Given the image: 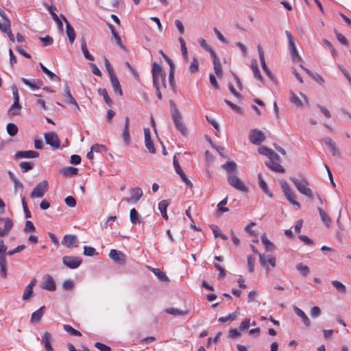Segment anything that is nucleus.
Segmentation results:
<instances>
[{
    "label": "nucleus",
    "instance_id": "1",
    "mask_svg": "<svg viewBox=\"0 0 351 351\" xmlns=\"http://www.w3.org/2000/svg\"><path fill=\"white\" fill-rule=\"evenodd\" d=\"M171 117L176 129L183 135L186 136L188 134L187 128L182 121V116L180 110L178 109L176 104L173 101H170Z\"/></svg>",
    "mask_w": 351,
    "mask_h": 351
},
{
    "label": "nucleus",
    "instance_id": "2",
    "mask_svg": "<svg viewBox=\"0 0 351 351\" xmlns=\"http://www.w3.org/2000/svg\"><path fill=\"white\" fill-rule=\"evenodd\" d=\"M152 77L154 86H159L160 85L166 88V73L163 69L156 62L152 63Z\"/></svg>",
    "mask_w": 351,
    "mask_h": 351
},
{
    "label": "nucleus",
    "instance_id": "3",
    "mask_svg": "<svg viewBox=\"0 0 351 351\" xmlns=\"http://www.w3.org/2000/svg\"><path fill=\"white\" fill-rule=\"evenodd\" d=\"M290 180L300 193L307 196L311 199H313V192L311 189L308 187V182L305 178L299 180L295 177H291Z\"/></svg>",
    "mask_w": 351,
    "mask_h": 351
},
{
    "label": "nucleus",
    "instance_id": "4",
    "mask_svg": "<svg viewBox=\"0 0 351 351\" xmlns=\"http://www.w3.org/2000/svg\"><path fill=\"white\" fill-rule=\"evenodd\" d=\"M282 191L287 199V200L293 205L297 206L299 208H300V204L295 200L296 195L293 190L290 188L288 183L285 181L280 182Z\"/></svg>",
    "mask_w": 351,
    "mask_h": 351
},
{
    "label": "nucleus",
    "instance_id": "5",
    "mask_svg": "<svg viewBox=\"0 0 351 351\" xmlns=\"http://www.w3.org/2000/svg\"><path fill=\"white\" fill-rule=\"evenodd\" d=\"M7 246L4 245L3 241L0 239V272L1 276L5 278L7 277V261L5 258V252Z\"/></svg>",
    "mask_w": 351,
    "mask_h": 351
},
{
    "label": "nucleus",
    "instance_id": "6",
    "mask_svg": "<svg viewBox=\"0 0 351 351\" xmlns=\"http://www.w3.org/2000/svg\"><path fill=\"white\" fill-rule=\"evenodd\" d=\"M48 189V182L47 180H44L38 183L32 190L30 193V197L32 199L40 198L44 196Z\"/></svg>",
    "mask_w": 351,
    "mask_h": 351
},
{
    "label": "nucleus",
    "instance_id": "7",
    "mask_svg": "<svg viewBox=\"0 0 351 351\" xmlns=\"http://www.w3.org/2000/svg\"><path fill=\"white\" fill-rule=\"evenodd\" d=\"M228 182L230 186L240 191H247V188L244 183L235 174L228 176Z\"/></svg>",
    "mask_w": 351,
    "mask_h": 351
},
{
    "label": "nucleus",
    "instance_id": "8",
    "mask_svg": "<svg viewBox=\"0 0 351 351\" xmlns=\"http://www.w3.org/2000/svg\"><path fill=\"white\" fill-rule=\"evenodd\" d=\"M249 139L254 145H259L265 139L264 133L257 129H252L250 131Z\"/></svg>",
    "mask_w": 351,
    "mask_h": 351
},
{
    "label": "nucleus",
    "instance_id": "9",
    "mask_svg": "<svg viewBox=\"0 0 351 351\" xmlns=\"http://www.w3.org/2000/svg\"><path fill=\"white\" fill-rule=\"evenodd\" d=\"M62 263L70 269H76L82 264V259L77 256H64L62 258Z\"/></svg>",
    "mask_w": 351,
    "mask_h": 351
},
{
    "label": "nucleus",
    "instance_id": "10",
    "mask_svg": "<svg viewBox=\"0 0 351 351\" xmlns=\"http://www.w3.org/2000/svg\"><path fill=\"white\" fill-rule=\"evenodd\" d=\"M130 197L125 198V201L129 204H135L142 197L143 193L141 188L135 187L129 191Z\"/></svg>",
    "mask_w": 351,
    "mask_h": 351
},
{
    "label": "nucleus",
    "instance_id": "11",
    "mask_svg": "<svg viewBox=\"0 0 351 351\" xmlns=\"http://www.w3.org/2000/svg\"><path fill=\"white\" fill-rule=\"evenodd\" d=\"M45 143L49 145L53 149H58L60 147V140L58 135L53 132L45 133L44 135Z\"/></svg>",
    "mask_w": 351,
    "mask_h": 351
},
{
    "label": "nucleus",
    "instance_id": "12",
    "mask_svg": "<svg viewBox=\"0 0 351 351\" xmlns=\"http://www.w3.org/2000/svg\"><path fill=\"white\" fill-rule=\"evenodd\" d=\"M109 257L115 263L123 265L126 262V256L121 251L117 250H111L109 253Z\"/></svg>",
    "mask_w": 351,
    "mask_h": 351
},
{
    "label": "nucleus",
    "instance_id": "13",
    "mask_svg": "<svg viewBox=\"0 0 351 351\" xmlns=\"http://www.w3.org/2000/svg\"><path fill=\"white\" fill-rule=\"evenodd\" d=\"M257 48H258V56H259V59L261 61V66H262L263 71H265V73H266V75L269 77V79L273 81L274 80V76L273 75L271 71L269 70V69L267 67V66L266 64L265 56H264V51L260 45H258Z\"/></svg>",
    "mask_w": 351,
    "mask_h": 351
},
{
    "label": "nucleus",
    "instance_id": "14",
    "mask_svg": "<svg viewBox=\"0 0 351 351\" xmlns=\"http://www.w3.org/2000/svg\"><path fill=\"white\" fill-rule=\"evenodd\" d=\"M280 157L278 155L277 160L272 158L269 159L268 161L265 162L266 166L270 169L271 170L277 172V173H284L285 171V169L282 165L279 164Z\"/></svg>",
    "mask_w": 351,
    "mask_h": 351
},
{
    "label": "nucleus",
    "instance_id": "15",
    "mask_svg": "<svg viewBox=\"0 0 351 351\" xmlns=\"http://www.w3.org/2000/svg\"><path fill=\"white\" fill-rule=\"evenodd\" d=\"M1 222H4L3 228L0 227V237H3L10 232L13 227L14 223L12 220L8 217L3 218L0 217V223Z\"/></svg>",
    "mask_w": 351,
    "mask_h": 351
},
{
    "label": "nucleus",
    "instance_id": "16",
    "mask_svg": "<svg viewBox=\"0 0 351 351\" xmlns=\"http://www.w3.org/2000/svg\"><path fill=\"white\" fill-rule=\"evenodd\" d=\"M144 134H145V143L146 148L151 154L156 153V149L154 147V145L153 141L151 138V133L149 128H144Z\"/></svg>",
    "mask_w": 351,
    "mask_h": 351
},
{
    "label": "nucleus",
    "instance_id": "17",
    "mask_svg": "<svg viewBox=\"0 0 351 351\" xmlns=\"http://www.w3.org/2000/svg\"><path fill=\"white\" fill-rule=\"evenodd\" d=\"M39 156V153L36 151H19L17 152L14 157L16 159H20V158H36Z\"/></svg>",
    "mask_w": 351,
    "mask_h": 351
},
{
    "label": "nucleus",
    "instance_id": "18",
    "mask_svg": "<svg viewBox=\"0 0 351 351\" xmlns=\"http://www.w3.org/2000/svg\"><path fill=\"white\" fill-rule=\"evenodd\" d=\"M60 17L62 19V20L64 21V23L66 24V32L67 36L69 39V41L71 43H73L75 38V33L74 29L71 25L70 23L69 22V21L66 19V18L65 17V16L64 14H61Z\"/></svg>",
    "mask_w": 351,
    "mask_h": 351
},
{
    "label": "nucleus",
    "instance_id": "19",
    "mask_svg": "<svg viewBox=\"0 0 351 351\" xmlns=\"http://www.w3.org/2000/svg\"><path fill=\"white\" fill-rule=\"evenodd\" d=\"M130 128V118L126 117L125 118V123L123 130L122 133V138L125 145H128L130 143V136L129 132Z\"/></svg>",
    "mask_w": 351,
    "mask_h": 351
},
{
    "label": "nucleus",
    "instance_id": "20",
    "mask_svg": "<svg viewBox=\"0 0 351 351\" xmlns=\"http://www.w3.org/2000/svg\"><path fill=\"white\" fill-rule=\"evenodd\" d=\"M328 147L331 154L334 156H340V153L336 147V144L332 138L329 137L324 138L322 140Z\"/></svg>",
    "mask_w": 351,
    "mask_h": 351
},
{
    "label": "nucleus",
    "instance_id": "21",
    "mask_svg": "<svg viewBox=\"0 0 351 351\" xmlns=\"http://www.w3.org/2000/svg\"><path fill=\"white\" fill-rule=\"evenodd\" d=\"M77 239L76 236L73 234H66L62 241V244L66 247H77Z\"/></svg>",
    "mask_w": 351,
    "mask_h": 351
},
{
    "label": "nucleus",
    "instance_id": "22",
    "mask_svg": "<svg viewBox=\"0 0 351 351\" xmlns=\"http://www.w3.org/2000/svg\"><path fill=\"white\" fill-rule=\"evenodd\" d=\"M258 152L260 154L268 157L269 159L274 158L277 160L278 154L274 152L272 149L265 147L261 146L258 149Z\"/></svg>",
    "mask_w": 351,
    "mask_h": 351
},
{
    "label": "nucleus",
    "instance_id": "23",
    "mask_svg": "<svg viewBox=\"0 0 351 351\" xmlns=\"http://www.w3.org/2000/svg\"><path fill=\"white\" fill-rule=\"evenodd\" d=\"M211 58L213 59V64H214V70L216 75L221 77L222 76L223 71L221 69V65L220 60H219L216 53H213Z\"/></svg>",
    "mask_w": 351,
    "mask_h": 351
},
{
    "label": "nucleus",
    "instance_id": "24",
    "mask_svg": "<svg viewBox=\"0 0 351 351\" xmlns=\"http://www.w3.org/2000/svg\"><path fill=\"white\" fill-rule=\"evenodd\" d=\"M51 339L52 336L49 332H45L42 337L41 342L44 345L46 351H54L51 344Z\"/></svg>",
    "mask_w": 351,
    "mask_h": 351
},
{
    "label": "nucleus",
    "instance_id": "25",
    "mask_svg": "<svg viewBox=\"0 0 351 351\" xmlns=\"http://www.w3.org/2000/svg\"><path fill=\"white\" fill-rule=\"evenodd\" d=\"M42 288L46 289L49 291H53L56 289V283L53 279V278L47 274L46 275V280L43 282Z\"/></svg>",
    "mask_w": 351,
    "mask_h": 351
},
{
    "label": "nucleus",
    "instance_id": "26",
    "mask_svg": "<svg viewBox=\"0 0 351 351\" xmlns=\"http://www.w3.org/2000/svg\"><path fill=\"white\" fill-rule=\"evenodd\" d=\"M47 9L49 11L51 15L52 16L53 19L56 23L58 29L60 31L63 30V24L62 21L59 19L58 16L55 13V10H56V8L53 5H51L47 6Z\"/></svg>",
    "mask_w": 351,
    "mask_h": 351
},
{
    "label": "nucleus",
    "instance_id": "27",
    "mask_svg": "<svg viewBox=\"0 0 351 351\" xmlns=\"http://www.w3.org/2000/svg\"><path fill=\"white\" fill-rule=\"evenodd\" d=\"M110 82H111L112 86L114 93H116L120 96H122L123 92L121 90V84H120L119 81L118 80L117 77H116V75H112V76L110 77Z\"/></svg>",
    "mask_w": 351,
    "mask_h": 351
},
{
    "label": "nucleus",
    "instance_id": "28",
    "mask_svg": "<svg viewBox=\"0 0 351 351\" xmlns=\"http://www.w3.org/2000/svg\"><path fill=\"white\" fill-rule=\"evenodd\" d=\"M222 168L226 170L228 176L234 175L237 170V164L234 161H229L222 165Z\"/></svg>",
    "mask_w": 351,
    "mask_h": 351
},
{
    "label": "nucleus",
    "instance_id": "29",
    "mask_svg": "<svg viewBox=\"0 0 351 351\" xmlns=\"http://www.w3.org/2000/svg\"><path fill=\"white\" fill-rule=\"evenodd\" d=\"M293 311L295 313L302 319V322L306 326H309L311 325V320L302 310L297 306H294Z\"/></svg>",
    "mask_w": 351,
    "mask_h": 351
},
{
    "label": "nucleus",
    "instance_id": "30",
    "mask_svg": "<svg viewBox=\"0 0 351 351\" xmlns=\"http://www.w3.org/2000/svg\"><path fill=\"white\" fill-rule=\"evenodd\" d=\"M44 309H45V306H43L39 309H38L37 311H36L35 312H34L32 314V316H31V323L32 324H37L38 322H40V320L41 319V318L44 314Z\"/></svg>",
    "mask_w": 351,
    "mask_h": 351
},
{
    "label": "nucleus",
    "instance_id": "31",
    "mask_svg": "<svg viewBox=\"0 0 351 351\" xmlns=\"http://www.w3.org/2000/svg\"><path fill=\"white\" fill-rule=\"evenodd\" d=\"M21 81L25 85L28 86L32 90H38L40 88V84H42L40 80H35L33 82L25 78L21 77Z\"/></svg>",
    "mask_w": 351,
    "mask_h": 351
},
{
    "label": "nucleus",
    "instance_id": "32",
    "mask_svg": "<svg viewBox=\"0 0 351 351\" xmlns=\"http://www.w3.org/2000/svg\"><path fill=\"white\" fill-rule=\"evenodd\" d=\"M60 173L66 177H72L78 173V169L73 167H66L60 169Z\"/></svg>",
    "mask_w": 351,
    "mask_h": 351
},
{
    "label": "nucleus",
    "instance_id": "33",
    "mask_svg": "<svg viewBox=\"0 0 351 351\" xmlns=\"http://www.w3.org/2000/svg\"><path fill=\"white\" fill-rule=\"evenodd\" d=\"M258 181H259V186L261 187V189L264 191V193L269 197H273V195L272 193L269 191L268 187H267V185L266 184V182L264 181L263 178V176H262V173H258Z\"/></svg>",
    "mask_w": 351,
    "mask_h": 351
},
{
    "label": "nucleus",
    "instance_id": "34",
    "mask_svg": "<svg viewBox=\"0 0 351 351\" xmlns=\"http://www.w3.org/2000/svg\"><path fill=\"white\" fill-rule=\"evenodd\" d=\"M169 205V200L168 199H164L158 204V209L160 210L162 217L165 218V219H168V216L167 214V208Z\"/></svg>",
    "mask_w": 351,
    "mask_h": 351
},
{
    "label": "nucleus",
    "instance_id": "35",
    "mask_svg": "<svg viewBox=\"0 0 351 351\" xmlns=\"http://www.w3.org/2000/svg\"><path fill=\"white\" fill-rule=\"evenodd\" d=\"M165 312L168 314L178 316V315H187L189 313V310H179L175 308H169L165 310Z\"/></svg>",
    "mask_w": 351,
    "mask_h": 351
},
{
    "label": "nucleus",
    "instance_id": "36",
    "mask_svg": "<svg viewBox=\"0 0 351 351\" xmlns=\"http://www.w3.org/2000/svg\"><path fill=\"white\" fill-rule=\"evenodd\" d=\"M41 70L48 75L49 79L52 81H60V78L56 75L55 73H53L52 71L49 70L46 66H45L42 63L39 64Z\"/></svg>",
    "mask_w": 351,
    "mask_h": 351
},
{
    "label": "nucleus",
    "instance_id": "37",
    "mask_svg": "<svg viewBox=\"0 0 351 351\" xmlns=\"http://www.w3.org/2000/svg\"><path fill=\"white\" fill-rule=\"evenodd\" d=\"M81 49L83 52L84 57L90 61H93L95 60L94 57L90 54L88 51L86 40L83 38L81 41Z\"/></svg>",
    "mask_w": 351,
    "mask_h": 351
},
{
    "label": "nucleus",
    "instance_id": "38",
    "mask_svg": "<svg viewBox=\"0 0 351 351\" xmlns=\"http://www.w3.org/2000/svg\"><path fill=\"white\" fill-rule=\"evenodd\" d=\"M251 67H252L254 77L261 82H263V77L262 75L261 74V72L258 69L256 60L252 61Z\"/></svg>",
    "mask_w": 351,
    "mask_h": 351
},
{
    "label": "nucleus",
    "instance_id": "39",
    "mask_svg": "<svg viewBox=\"0 0 351 351\" xmlns=\"http://www.w3.org/2000/svg\"><path fill=\"white\" fill-rule=\"evenodd\" d=\"M130 219L132 224H137L141 223L140 215L135 208L130 210Z\"/></svg>",
    "mask_w": 351,
    "mask_h": 351
},
{
    "label": "nucleus",
    "instance_id": "40",
    "mask_svg": "<svg viewBox=\"0 0 351 351\" xmlns=\"http://www.w3.org/2000/svg\"><path fill=\"white\" fill-rule=\"evenodd\" d=\"M263 244L265 246V248L267 251H273L275 248L274 245L271 243L267 237L266 234H264L261 237Z\"/></svg>",
    "mask_w": 351,
    "mask_h": 351
},
{
    "label": "nucleus",
    "instance_id": "41",
    "mask_svg": "<svg viewBox=\"0 0 351 351\" xmlns=\"http://www.w3.org/2000/svg\"><path fill=\"white\" fill-rule=\"evenodd\" d=\"M317 210L319 211V215H320V217H321L322 221L325 223V225L327 227H329L331 223V220H330V217L320 207H318Z\"/></svg>",
    "mask_w": 351,
    "mask_h": 351
},
{
    "label": "nucleus",
    "instance_id": "42",
    "mask_svg": "<svg viewBox=\"0 0 351 351\" xmlns=\"http://www.w3.org/2000/svg\"><path fill=\"white\" fill-rule=\"evenodd\" d=\"M21 108L22 107L20 105V104H18L16 106H14V103H13V104L10 107L8 110V116L12 117L13 116L19 114Z\"/></svg>",
    "mask_w": 351,
    "mask_h": 351
},
{
    "label": "nucleus",
    "instance_id": "43",
    "mask_svg": "<svg viewBox=\"0 0 351 351\" xmlns=\"http://www.w3.org/2000/svg\"><path fill=\"white\" fill-rule=\"evenodd\" d=\"M296 269L304 277L307 276L310 273L309 267L302 263L296 265Z\"/></svg>",
    "mask_w": 351,
    "mask_h": 351
},
{
    "label": "nucleus",
    "instance_id": "44",
    "mask_svg": "<svg viewBox=\"0 0 351 351\" xmlns=\"http://www.w3.org/2000/svg\"><path fill=\"white\" fill-rule=\"evenodd\" d=\"M152 271L154 272V274L158 277V278L160 281H162V282H167V281H169V278L160 269H158V268H153L152 269Z\"/></svg>",
    "mask_w": 351,
    "mask_h": 351
},
{
    "label": "nucleus",
    "instance_id": "45",
    "mask_svg": "<svg viewBox=\"0 0 351 351\" xmlns=\"http://www.w3.org/2000/svg\"><path fill=\"white\" fill-rule=\"evenodd\" d=\"M98 94L101 96H102L106 101V103L108 104V106H111L112 105V101L110 99V97L108 96L107 90L105 88H99L98 89Z\"/></svg>",
    "mask_w": 351,
    "mask_h": 351
},
{
    "label": "nucleus",
    "instance_id": "46",
    "mask_svg": "<svg viewBox=\"0 0 351 351\" xmlns=\"http://www.w3.org/2000/svg\"><path fill=\"white\" fill-rule=\"evenodd\" d=\"M238 314L239 313L237 311L233 312L232 313H229L227 316L219 317L218 321L221 323H225L226 322L235 320L238 316Z\"/></svg>",
    "mask_w": 351,
    "mask_h": 351
},
{
    "label": "nucleus",
    "instance_id": "47",
    "mask_svg": "<svg viewBox=\"0 0 351 351\" xmlns=\"http://www.w3.org/2000/svg\"><path fill=\"white\" fill-rule=\"evenodd\" d=\"M64 97H65L66 101L69 104L74 103L75 102V98L72 96L68 84L66 83L64 85Z\"/></svg>",
    "mask_w": 351,
    "mask_h": 351
},
{
    "label": "nucleus",
    "instance_id": "48",
    "mask_svg": "<svg viewBox=\"0 0 351 351\" xmlns=\"http://www.w3.org/2000/svg\"><path fill=\"white\" fill-rule=\"evenodd\" d=\"M10 28V21L7 17L0 19V29L2 32H8Z\"/></svg>",
    "mask_w": 351,
    "mask_h": 351
},
{
    "label": "nucleus",
    "instance_id": "49",
    "mask_svg": "<svg viewBox=\"0 0 351 351\" xmlns=\"http://www.w3.org/2000/svg\"><path fill=\"white\" fill-rule=\"evenodd\" d=\"M6 130L8 134L11 136H15L18 133V127L12 123H9L7 124Z\"/></svg>",
    "mask_w": 351,
    "mask_h": 351
},
{
    "label": "nucleus",
    "instance_id": "50",
    "mask_svg": "<svg viewBox=\"0 0 351 351\" xmlns=\"http://www.w3.org/2000/svg\"><path fill=\"white\" fill-rule=\"evenodd\" d=\"M331 284L333 285V287L340 293H346V286L338 280H332L331 282Z\"/></svg>",
    "mask_w": 351,
    "mask_h": 351
},
{
    "label": "nucleus",
    "instance_id": "51",
    "mask_svg": "<svg viewBox=\"0 0 351 351\" xmlns=\"http://www.w3.org/2000/svg\"><path fill=\"white\" fill-rule=\"evenodd\" d=\"M199 71V61L196 57L193 58V60L189 66V71L191 73H197Z\"/></svg>",
    "mask_w": 351,
    "mask_h": 351
},
{
    "label": "nucleus",
    "instance_id": "52",
    "mask_svg": "<svg viewBox=\"0 0 351 351\" xmlns=\"http://www.w3.org/2000/svg\"><path fill=\"white\" fill-rule=\"evenodd\" d=\"M63 328L65 331L70 333L71 335L73 336H77L80 337L82 335L81 332L78 331L77 330L73 328L72 326L68 324H64Z\"/></svg>",
    "mask_w": 351,
    "mask_h": 351
},
{
    "label": "nucleus",
    "instance_id": "53",
    "mask_svg": "<svg viewBox=\"0 0 351 351\" xmlns=\"http://www.w3.org/2000/svg\"><path fill=\"white\" fill-rule=\"evenodd\" d=\"M19 167L22 171L25 173L33 169L34 163L32 162H21Z\"/></svg>",
    "mask_w": 351,
    "mask_h": 351
},
{
    "label": "nucleus",
    "instance_id": "54",
    "mask_svg": "<svg viewBox=\"0 0 351 351\" xmlns=\"http://www.w3.org/2000/svg\"><path fill=\"white\" fill-rule=\"evenodd\" d=\"M212 230H213V232L215 237H220L223 240L228 239V237L226 234L221 233L219 228L217 226L213 225Z\"/></svg>",
    "mask_w": 351,
    "mask_h": 351
},
{
    "label": "nucleus",
    "instance_id": "55",
    "mask_svg": "<svg viewBox=\"0 0 351 351\" xmlns=\"http://www.w3.org/2000/svg\"><path fill=\"white\" fill-rule=\"evenodd\" d=\"M199 43L204 49L210 53V56H212V54H213V53H215L212 49V47L207 44L206 41L204 38L199 39Z\"/></svg>",
    "mask_w": 351,
    "mask_h": 351
},
{
    "label": "nucleus",
    "instance_id": "56",
    "mask_svg": "<svg viewBox=\"0 0 351 351\" xmlns=\"http://www.w3.org/2000/svg\"><path fill=\"white\" fill-rule=\"evenodd\" d=\"M289 99L291 103L298 107H301L302 105V101L299 97L293 92H291Z\"/></svg>",
    "mask_w": 351,
    "mask_h": 351
},
{
    "label": "nucleus",
    "instance_id": "57",
    "mask_svg": "<svg viewBox=\"0 0 351 351\" xmlns=\"http://www.w3.org/2000/svg\"><path fill=\"white\" fill-rule=\"evenodd\" d=\"M289 47L290 49L291 55L292 57L293 60H295V58H298V60H300V58L298 56L296 47L295 46L294 43L291 44H289Z\"/></svg>",
    "mask_w": 351,
    "mask_h": 351
},
{
    "label": "nucleus",
    "instance_id": "58",
    "mask_svg": "<svg viewBox=\"0 0 351 351\" xmlns=\"http://www.w3.org/2000/svg\"><path fill=\"white\" fill-rule=\"evenodd\" d=\"M84 254L88 256H93L97 254V252H96V250L93 247L84 246Z\"/></svg>",
    "mask_w": 351,
    "mask_h": 351
},
{
    "label": "nucleus",
    "instance_id": "59",
    "mask_svg": "<svg viewBox=\"0 0 351 351\" xmlns=\"http://www.w3.org/2000/svg\"><path fill=\"white\" fill-rule=\"evenodd\" d=\"M33 293V289L30 286H27L25 289V291L23 294L22 298L23 300H29Z\"/></svg>",
    "mask_w": 351,
    "mask_h": 351
},
{
    "label": "nucleus",
    "instance_id": "60",
    "mask_svg": "<svg viewBox=\"0 0 351 351\" xmlns=\"http://www.w3.org/2000/svg\"><path fill=\"white\" fill-rule=\"evenodd\" d=\"M228 202L227 197L224 198L223 200H221L217 205L218 211L221 213H225L228 211V208L226 207H224Z\"/></svg>",
    "mask_w": 351,
    "mask_h": 351
},
{
    "label": "nucleus",
    "instance_id": "61",
    "mask_svg": "<svg viewBox=\"0 0 351 351\" xmlns=\"http://www.w3.org/2000/svg\"><path fill=\"white\" fill-rule=\"evenodd\" d=\"M173 167H174V169H175V171L179 175H182V173H184V171H182L181 167L180 166V164L178 162V160H177L176 158V156L175 155L173 156Z\"/></svg>",
    "mask_w": 351,
    "mask_h": 351
},
{
    "label": "nucleus",
    "instance_id": "62",
    "mask_svg": "<svg viewBox=\"0 0 351 351\" xmlns=\"http://www.w3.org/2000/svg\"><path fill=\"white\" fill-rule=\"evenodd\" d=\"M255 261L256 258L251 256H247V268L250 273H252L254 271Z\"/></svg>",
    "mask_w": 351,
    "mask_h": 351
},
{
    "label": "nucleus",
    "instance_id": "63",
    "mask_svg": "<svg viewBox=\"0 0 351 351\" xmlns=\"http://www.w3.org/2000/svg\"><path fill=\"white\" fill-rule=\"evenodd\" d=\"M261 265L267 271L268 269V261L267 256L263 254H258Z\"/></svg>",
    "mask_w": 351,
    "mask_h": 351
},
{
    "label": "nucleus",
    "instance_id": "64",
    "mask_svg": "<svg viewBox=\"0 0 351 351\" xmlns=\"http://www.w3.org/2000/svg\"><path fill=\"white\" fill-rule=\"evenodd\" d=\"M95 347L100 351H111V348L100 342H96Z\"/></svg>",
    "mask_w": 351,
    "mask_h": 351
}]
</instances>
